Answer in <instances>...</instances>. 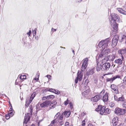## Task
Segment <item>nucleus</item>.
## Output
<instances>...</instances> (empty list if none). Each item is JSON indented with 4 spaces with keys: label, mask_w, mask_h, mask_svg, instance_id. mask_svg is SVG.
I'll use <instances>...</instances> for the list:
<instances>
[{
    "label": "nucleus",
    "mask_w": 126,
    "mask_h": 126,
    "mask_svg": "<svg viewBox=\"0 0 126 126\" xmlns=\"http://www.w3.org/2000/svg\"><path fill=\"white\" fill-rule=\"evenodd\" d=\"M108 99V93L106 92L103 96V100L104 102L107 101Z\"/></svg>",
    "instance_id": "5701e85b"
},
{
    "label": "nucleus",
    "mask_w": 126,
    "mask_h": 126,
    "mask_svg": "<svg viewBox=\"0 0 126 126\" xmlns=\"http://www.w3.org/2000/svg\"><path fill=\"white\" fill-rule=\"evenodd\" d=\"M116 57V53H115L112 54H110L105 57L102 60V61L101 62L104 63L105 62H107L108 60L109 61H113L115 59V57Z\"/></svg>",
    "instance_id": "20e7f679"
},
{
    "label": "nucleus",
    "mask_w": 126,
    "mask_h": 126,
    "mask_svg": "<svg viewBox=\"0 0 126 126\" xmlns=\"http://www.w3.org/2000/svg\"><path fill=\"white\" fill-rule=\"evenodd\" d=\"M103 56V55L102 54H100L99 55L98 59H97L96 62H97V65L96 66V70L97 71H100L101 70H102V65L103 63H102V61H100V58H102Z\"/></svg>",
    "instance_id": "7ed1b4c3"
},
{
    "label": "nucleus",
    "mask_w": 126,
    "mask_h": 126,
    "mask_svg": "<svg viewBox=\"0 0 126 126\" xmlns=\"http://www.w3.org/2000/svg\"><path fill=\"white\" fill-rule=\"evenodd\" d=\"M105 91L104 90H103L100 93V95L102 96V95L104 94L105 93Z\"/></svg>",
    "instance_id": "c9c22d12"
},
{
    "label": "nucleus",
    "mask_w": 126,
    "mask_h": 126,
    "mask_svg": "<svg viewBox=\"0 0 126 126\" xmlns=\"http://www.w3.org/2000/svg\"><path fill=\"white\" fill-rule=\"evenodd\" d=\"M113 77L112 78H108L106 79L107 82H112L114 80L117 78L119 79L121 78V76L119 75H117L116 76L113 77V75L112 76Z\"/></svg>",
    "instance_id": "ddd939ff"
},
{
    "label": "nucleus",
    "mask_w": 126,
    "mask_h": 126,
    "mask_svg": "<svg viewBox=\"0 0 126 126\" xmlns=\"http://www.w3.org/2000/svg\"><path fill=\"white\" fill-rule=\"evenodd\" d=\"M14 111L13 109L12 108V107H11V108H10V110L8 111V112H12L13 111Z\"/></svg>",
    "instance_id": "8fccbe9b"
},
{
    "label": "nucleus",
    "mask_w": 126,
    "mask_h": 126,
    "mask_svg": "<svg viewBox=\"0 0 126 126\" xmlns=\"http://www.w3.org/2000/svg\"><path fill=\"white\" fill-rule=\"evenodd\" d=\"M112 28L116 31L118 30V24L115 22H110Z\"/></svg>",
    "instance_id": "2eb2a0df"
},
{
    "label": "nucleus",
    "mask_w": 126,
    "mask_h": 126,
    "mask_svg": "<svg viewBox=\"0 0 126 126\" xmlns=\"http://www.w3.org/2000/svg\"><path fill=\"white\" fill-rule=\"evenodd\" d=\"M42 100H47V99L46 96L43 97L42 98Z\"/></svg>",
    "instance_id": "49530a36"
},
{
    "label": "nucleus",
    "mask_w": 126,
    "mask_h": 126,
    "mask_svg": "<svg viewBox=\"0 0 126 126\" xmlns=\"http://www.w3.org/2000/svg\"><path fill=\"white\" fill-rule=\"evenodd\" d=\"M33 33H35V35H36V30H34L33 31Z\"/></svg>",
    "instance_id": "13d9d810"
},
{
    "label": "nucleus",
    "mask_w": 126,
    "mask_h": 126,
    "mask_svg": "<svg viewBox=\"0 0 126 126\" xmlns=\"http://www.w3.org/2000/svg\"><path fill=\"white\" fill-rule=\"evenodd\" d=\"M10 117L9 115V114H6V115L5 118L7 119H9L10 118Z\"/></svg>",
    "instance_id": "58836bf2"
},
{
    "label": "nucleus",
    "mask_w": 126,
    "mask_h": 126,
    "mask_svg": "<svg viewBox=\"0 0 126 126\" xmlns=\"http://www.w3.org/2000/svg\"><path fill=\"white\" fill-rule=\"evenodd\" d=\"M114 98L115 100L118 101V98L117 96L116 95H114Z\"/></svg>",
    "instance_id": "a19ab883"
},
{
    "label": "nucleus",
    "mask_w": 126,
    "mask_h": 126,
    "mask_svg": "<svg viewBox=\"0 0 126 126\" xmlns=\"http://www.w3.org/2000/svg\"><path fill=\"white\" fill-rule=\"evenodd\" d=\"M47 78L48 79H50V78H51V76L49 75H47Z\"/></svg>",
    "instance_id": "5fc2aeb1"
},
{
    "label": "nucleus",
    "mask_w": 126,
    "mask_h": 126,
    "mask_svg": "<svg viewBox=\"0 0 126 126\" xmlns=\"http://www.w3.org/2000/svg\"><path fill=\"white\" fill-rule=\"evenodd\" d=\"M27 123V122L26 124L25 123L24 124V122L23 123V125H24V126H27V125H26V124Z\"/></svg>",
    "instance_id": "0e129e2a"
},
{
    "label": "nucleus",
    "mask_w": 126,
    "mask_h": 126,
    "mask_svg": "<svg viewBox=\"0 0 126 126\" xmlns=\"http://www.w3.org/2000/svg\"><path fill=\"white\" fill-rule=\"evenodd\" d=\"M69 102V100H68V98H67V100L64 102V105L66 106L68 104Z\"/></svg>",
    "instance_id": "f704fd0d"
},
{
    "label": "nucleus",
    "mask_w": 126,
    "mask_h": 126,
    "mask_svg": "<svg viewBox=\"0 0 126 126\" xmlns=\"http://www.w3.org/2000/svg\"><path fill=\"white\" fill-rule=\"evenodd\" d=\"M83 0H78V2H80Z\"/></svg>",
    "instance_id": "69168bd1"
},
{
    "label": "nucleus",
    "mask_w": 126,
    "mask_h": 126,
    "mask_svg": "<svg viewBox=\"0 0 126 126\" xmlns=\"http://www.w3.org/2000/svg\"><path fill=\"white\" fill-rule=\"evenodd\" d=\"M53 90H54V89L53 90V89H49V91L50 92H53Z\"/></svg>",
    "instance_id": "6e6d98bb"
},
{
    "label": "nucleus",
    "mask_w": 126,
    "mask_h": 126,
    "mask_svg": "<svg viewBox=\"0 0 126 126\" xmlns=\"http://www.w3.org/2000/svg\"><path fill=\"white\" fill-rule=\"evenodd\" d=\"M94 82L96 84L97 83V80L95 79H94Z\"/></svg>",
    "instance_id": "4d7b16f0"
},
{
    "label": "nucleus",
    "mask_w": 126,
    "mask_h": 126,
    "mask_svg": "<svg viewBox=\"0 0 126 126\" xmlns=\"http://www.w3.org/2000/svg\"><path fill=\"white\" fill-rule=\"evenodd\" d=\"M110 66V64L109 63H106V62L102 64V70L107 71L108 70Z\"/></svg>",
    "instance_id": "9b49d317"
},
{
    "label": "nucleus",
    "mask_w": 126,
    "mask_h": 126,
    "mask_svg": "<svg viewBox=\"0 0 126 126\" xmlns=\"http://www.w3.org/2000/svg\"><path fill=\"white\" fill-rule=\"evenodd\" d=\"M55 92V93L58 94H60V92L58 90H56Z\"/></svg>",
    "instance_id": "de8ad7c7"
},
{
    "label": "nucleus",
    "mask_w": 126,
    "mask_h": 126,
    "mask_svg": "<svg viewBox=\"0 0 126 126\" xmlns=\"http://www.w3.org/2000/svg\"><path fill=\"white\" fill-rule=\"evenodd\" d=\"M85 125V121L83 120L82 122L81 125L82 126H84Z\"/></svg>",
    "instance_id": "79ce46f5"
},
{
    "label": "nucleus",
    "mask_w": 126,
    "mask_h": 126,
    "mask_svg": "<svg viewBox=\"0 0 126 126\" xmlns=\"http://www.w3.org/2000/svg\"><path fill=\"white\" fill-rule=\"evenodd\" d=\"M83 76L82 73L80 71H78L77 73V77L76 78L75 82L76 83H77L78 81H79L81 80Z\"/></svg>",
    "instance_id": "9d476101"
},
{
    "label": "nucleus",
    "mask_w": 126,
    "mask_h": 126,
    "mask_svg": "<svg viewBox=\"0 0 126 126\" xmlns=\"http://www.w3.org/2000/svg\"><path fill=\"white\" fill-rule=\"evenodd\" d=\"M63 117L62 114L61 115L59 112H58L55 116V119L52 121H54L55 124H57V123H58L59 120H62L63 119Z\"/></svg>",
    "instance_id": "423d86ee"
},
{
    "label": "nucleus",
    "mask_w": 126,
    "mask_h": 126,
    "mask_svg": "<svg viewBox=\"0 0 126 126\" xmlns=\"http://www.w3.org/2000/svg\"><path fill=\"white\" fill-rule=\"evenodd\" d=\"M0 96L2 97L3 96V94H2L0 93Z\"/></svg>",
    "instance_id": "338daca9"
},
{
    "label": "nucleus",
    "mask_w": 126,
    "mask_h": 126,
    "mask_svg": "<svg viewBox=\"0 0 126 126\" xmlns=\"http://www.w3.org/2000/svg\"><path fill=\"white\" fill-rule=\"evenodd\" d=\"M38 79H39L38 78H35L34 79V80L37 81L38 80Z\"/></svg>",
    "instance_id": "052dcab7"
},
{
    "label": "nucleus",
    "mask_w": 126,
    "mask_h": 126,
    "mask_svg": "<svg viewBox=\"0 0 126 126\" xmlns=\"http://www.w3.org/2000/svg\"><path fill=\"white\" fill-rule=\"evenodd\" d=\"M13 112V111L8 112V114L10 117H12L13 116L14 114Z\"/></svg>",
    "instance_id": "e433bc0d"
},
{
    "label": "nucleus",
    "mask_w": 126,
    "mask_h": 126,
    "mask_svg": "<svg viewBox=\"0 0 126 126\" xmlns=\"http://www.w3.org/2000/svg\"><path fill=\"white\" fill-rule=\"evenodd\" d=\"M88 59L87 58L84 59L83 60V63L82 64V66L81 68L82 71H84L86 69L88 65Z\"/></svg>",
    "instance_id": "f8f14e48"
},
{
    "label": "nucleus",
    "mask_w": 126,
    "mask_h": 126,
    "mask_svg": "<svg viewBox=\"0 0 126 126\" xmlns=\"http://www.w3.org/2000/svg\"><path fill=\"white\" fill-rule=\"evenodd\" d=\"M125 101V99L123 96H122L121 97H118V101H121L124 102Z\"/></svg>",
    "instance_id": "bb28decb"
},
{
    "label": "nucleus",
    "mask_w": 126,
    "mask_h": 126,
    "mask_svg": "<svg viewBox=\"0 0 126 126\" xmlns=\"http://www.w3.org/2000/svg\"><path fill=\"white\" fill-rule=\"evenodd\" d=\"M110 16V22H115V21L118 22H120V19L117 14L112 13L111 14Z\"/></svg>",
    "instance_id": "39448f33"
},
{
    "label": "nucleus",
    "mask_w": 126,
    "mask_h": 126,
    "mask_svg": "<svg viewBox=\"0 0 126 126\" xmlns=\"http://www.w3.org/2000/svg\"><path fill=\"white\" fill-rule=\"evenodd\" d=\"M50 103V100H47L44 102L41 103H38L36 106V108H38V107L39 106H40L42 108L47 107Z\"/></svg>",
    "instance_id": "0eeeda50"
},
{
    "label": "nucleus",
    "mask_w": 126,
    "mask_h": 126,
    "mask_svg": "<svg viewBox=\"0 0 126 126\" xmlns=\"http://www.w3.org/2000/svg\"><path fill=\"white\" fill-rule=\"evenodd\" d=\"M118 118L116 117L112 119V123L113 126H116L117 124L118 123Z\"/></svg>",
    "instance_id": "a211bd4d"
},
{
    "label": "nucleus",
    "mask_w": 126,
    "mask_h": 126,
    "mask_svg": "<svg viewBox=\"0 0 126 126\" xmlns=\"http://www.w3.org/2000/svg\"><path fill=\"white\" fill-rule=\"evenodd\" d=\"M47 100H49L51 99H53L54 97V96L53 95H49L46 96Z\"/></svg>",
    "instance_id": "cd10ccee"
},
{
    "label": "nucleus",
    "mask_w": 126,
    "mask_h": 126,
    "mask_svg": "<svg viewBox=\"0 0 126 126\" xmlns=\"http://www.w3.org/2000/svg\"><path fill=\"white\" fill-rule=\"evenodd\" d=\"M94 68L89 69L87 71L86 73V75H92L94 72Z\"/></svg>",
    "instance_id": "aec40b11"
},
{
    "label": "nucleus",
    "mask_w": 126,
    "mask_h": 126,
    "mask_svg": "<svg viewBox=\"0 0 126 126\" xmlns=\"http://www.w3.org/2000/svg\"><path fill=\"white\" fill-rule=\"evenodd\" d=\"M116 9L120 13L124 15H126V11L123 10L122 8H117Z\"/></svg>",
    "instance_id": "4be33fe9"
},
{
    "label": "nucleus",
    "mask_w": 126,
    "mask_h": 126,
    "mask_svg": "<svg viewBox=\"0 0 126 126\" xmlns=\"http://www.w3.org/2000/svg\"><path fill=\"white\" fill-rule=\"evenodd\" d=\"M18 78L21 80L24 79H26V76L24 74H20L18 76Z\"/></svg>",
    "instance_id": "a878e982"
},
{
    "label": "nucleus",
    "mask_w": 126,
    "mask_h": 126,
    "mask_svg": "<svg viewBox=\"0 0 126 126\" xmlns=\"http://www.w3.org/2000/svg\"><path fill=\"white\" fill-rule=\"evenodd\" d=\"M123 81L124 82H125L126 83V76H125L124 78Z\"/></svg>",
    "instance_id": "864d4df0"
},
{
    "label": "nucleus",
    "mask_w": 126,
    "mask_h": 126,
    "mask_svg": "<svg viewBox=\"0 0 126 126\" xmlns=\"http://www.w3.org/2000/svg\"><path fill=\"white\" fill-rule=\"evenodd\" d=\"M65 126H69V123L68 122H66L65 124Z\"/></svg>",
    "instance_id": "c03bdc74"
},
{
    "label": "nucleus",
    "mask_w": 126,
    "mask_h": 126,
    "mask_svg": "<svg viewBox=\"0 0 126 126\" xmlns=\"http://www.w3.org/2000/svg\"><path fill=\"white\" fill-rule=\"evenodd\" d=\"M89 92V90L88 89L86 90L85 91L82 93V95H86L88 94Z\"/></svg>",
    "instance_id": "c85d7f7f"
},
{
    "label": "nucleus",
    "mask_w": 126,
    "mask_h": 126,
    "mask_svg": "<svg viewBox=\"0 0 126 126\" xmlns=\"http://www.w3.org/2000/svg\"><path fill=\"white\" fill-rule=\"evenodd\" d=\"M4 95V96H5V97H7V98H8L9 99V98L7 97V96L5 95V94H3V95Z\"/></svg>",
    "instance_id": "e2e57ef3"
},
{
    "label": "nucleus",
    "mask_w": 126,
    "mask_h": 126,
    "mask_svg": "<svg viewBox=\"0 0 126 126\" xmlns=\"http://www.w3.org/2000/svg\"><path fill=\"white\" fill-rule=\"evenodd\" d=\"M110 106L111 107H113L114 105V103L112 102H110L109 104Z\"/></svg>",
    "instance_id": "ea45409f"
},
{
    "label": "nucleus",
    "mask_w": 126,
    "mask_h": 126,
    "mask_svg": "<svg viewBox=\"0 0 126 126\" xmlns=\"http://www.w3.org/2000/svg\"><path fill=\"white\" fill-rule=\"evenodd\" d=\"M114 62L115 63L121 65L122 63V61L120 58H119L116 60Z\"/></svg>",
    "instance_id": "393cba45"
},
{
    "label": "nucleus",
    "mask_w": 126,
    "mask_h": 126,
    "mask_svg": "<svg viewBox=\"0 0 126 126\" xmlns=\"http://www.w3.org/2000/svg\"><path fill=\"white\" fill-rule=\"evenodd\" d=\"M69 105L70 106V107L71 108H72L73 105L72 104L71 102H70L69 103Z\"/></svg>",
    "instance_id": "603ef678"
},
{
    "label": "nucleus",
    "mask_w": 126,
    "mask_h": 126,
    "mask_svg": "<svg viewBox=\"0 0 126 126\" xmlns=\"http://www.w3.org/2000/svg\"><path fill=\"white\" fill-rule=\"evenodd\" d=\"M101 105H99L98 107L95 109V110L97 111H100V108H101Z\"/></svg>",
    "instance_id": "72a5a7b5"
},
{
    "label": "nucleus",
    "mask_w": 126,
    "mask_h": 126,
    "mask_svg": "<svg viewBox=\"0 0 126 126\" xmlns=\"http://www.w3.org/2000/svg\"><path fill=\"white\" fill-rule=\"evenodd\" d=\"M57 124H55L54 121H52L50 124L48 126H56Z\"/></svg>",
    "instance_id": "2f4dec72"
},
{
    "label": "nucleus",
    "mask_w": 126,
    "mask_h": 126,
    "mask_svg": "<svg viewBox=\"0 0 126 126\" xmlns=\"http://www.w3.org/2000/svg\"><path fill=\"white\" fill-rule=\"evenodd\" d=\"M114 111L116 114L119 115H123L125 113L124 110L122 109L119 108H116Z\"/></svg>",
    "instance_id": "6e6552de"
},
{
    "label": "nucleus",
    "mask_w": 126,
    "mask_h": 126,
    "mask_svg": "<svg viewBox=\"0 0 126 126\" xmlns=\"http://www.w3.org/2000/svg\"><path fill=\"white\" fill-rule=\"evenodd\" d=\"M56 29H54L53 28L52 29V31H53V32L56 31Z\"/></svg>",
    "instance_id": "bf43d9fd"
},
{
    "label": "nucleus",
    "mask_w": 126,
    "mask_h": 126,
    "mask_svg": "<svg viewBox=\"0 0 126 126\" xmlns=\"http://www.w3.org/2000/svg\"><path fill=\"white\" fill-rule=\"evenodd\" d=\"M58 123V125H56V126H60L63 124L64 122L63 121H60Z\"/></svg>",
    "instance_id": "473e14b6"
},
{
    "label": "nucleus",
    "mask_w": 126,
    "mask_h": 126,
    "mask_svg": "<svg viewBox=\"0 0 126 126\" xmlns=\"http://www.w3.org/2000/svg\"><path fill=\"white\" fill-rule=\"evenodd\" d=\"M101 97V96L100 94L96 95L94 96L91 98V100L92 102H96L100 99Z\"/></svg>",
    "instance_id": "4468645a"
},
{
    "label": "nucleus",
    "mask_w": 126,
    "mask_h": 126,
    "mask_svg": "<svg viewBox=\"0 0 126 126\" xmlns=\"http://www.w3.org/2000/svg\"><path fill=\"white\" fill-rule=\"evenodd\" d=\"M105 106H101V108H100V114L102 115H105Z\"/></svg>",
    "instance_id": "6ab92c4d"
},
{
    "label": "nucleus",
    "mask_w": 126,
    "mask_h": 126,
    "mask_svg": "<svg viewBox=\"0 0 126 126\" xmlns=\"http://www.w3.org/2000/svg\"><path fill=\"white\" fill-rule=\"evenodd\" d=\"M122 106L125 108H126V101H125L122 104Z\"/></svg>",
    "instance_id": "4c0bfd02"
},
{
    "label": "nucleus",
    "mask_w": 126,
    "mask_h": 126,
    "mask_svg": "<svg viewBox=\"0 0 126 126\" xmlns=\"http://www.w3.org/2000/svg\"><path fill=\"white\" fill-rule=\"evenodd\" d=\"M111 89L115 91V93L116 94H118V90L117 88L116 85L114 84L111 85L110 86Z\"/></svg>",
    "instance_id": "dca6fc26"
},
{
    "label": "nucleus",
    "mask_w": 126,
    "mask_h": 126,
    "mask_svg": "<svg viewBox=\"0 0 126 126\" xmlns=\"http://www.w3.org/2000/svg\"><path fill=\"white\" fill-rule=\"evenodd\" d=\"M88 126H94L93 125H92V124H89L88 125Z\"/></svg>",
    "instance_id": "680f3d73"
},
{
    "label": "nucleus",
    "mask_w": 126,
    "mask_h": 126,
    "mask_svg": "<svg viewBox=\"0 0 126 126\" xmlns=\"http://www.w3.org/2000/svg\"><path fill=\"white\" fill-rule=\"evenodd\" d=\"M30 126H35V125L34 124H32V125Z\"/></svg>",
    "instance_id": "774afa93"
},
{
    "label": "nucleus",
    "mask_w": 126,
    "mask_h": 126,
    "mask_svg": "<svg viewBox=\"0 0 126 126\" xmlns=\"http://www.w3.org/2000/svg\"><path fill=\"white\" fill-rule=\"evenodd\" d=\"M118 53L119 54H120L122 56V58H123V55L125 54L126 53V49H122L118 51Z\"/></svg>",
    "instance_id": "412c9836"
},
{
    "label": "nucleus",
    "mask_w": 126,
    "mask_h": 126,
    "mask_svg": "<svg viewBox=\"0 0 126 126\" xmlns=\"http://www.w3.org/2000/svg\"><path fill=\"white\" fill-rule=\"evenodd\" d=\"M32 107L30 106V108L28 109V112L27 114H25L24 117V124H26L30 120V117L32 114Z\"/></svg>",
    "instance_id": "f03ea898"
},
{
    "label": "nucleus",
    "mask_w": 126,
    "mask_h": 126,
    "mask_svg": "<svg viewBox=\"0 0 126 126\" xmlns=\"http://www.w3.org/2000/svg\"><path fill=\"white\" fill-rule=\"evenodd\" d=\"M119 39V36L117 35H115L112 39L111 46L113 47H115L117 44Z\"/></svg>",
    "instance_id": "1a4fd4ad"
},
{
    "label": "nucleus",
    "mask_w": 126,
    "mask_h": 126,
    "mask_svg": "<svg viewBox=\"0 0 126 126\" xmlns=\"http://www.w3.org/2000/svg\"><path fill=\"white\" fill-rule=\"evenodd\" d=\"M71 113L70 111H65L62 113V115L63 117L64 116L66 118H67L69 116Z\"/></svg>",
    "instance_id": "f3484780"
},
{
    "label": "nucleus",
    "mask_w": 126,
    "mask_h": 126,
    "mask_svg": "<svg viewBox=\"0 0 126 126\" xmlns=\"http://www.w3.org/2000/svg\"><path fill=\"white\" fill-rule=\"evenodd\" d=\"M124 67L123 66L121 68V71L122 72H124L125 71V69Z\"/></svg>",
    "instance_id": "3c124183"
},
{
    "label": "nucleus",
    "mask_w": 126,
    "mask_h": 126,
    "mask_svg": "<svg viewBox=\"0 0 126 126\" xmlns=\"http://www.w3.org/2000/svg\"><path fill=\"white\" fill-rule=\"evenodd\" d=\"M105 114L106 113L109 114L111 110L107 108L105 110Z\"/></svg>",
    "instance_id": "7c9ffc66"
},
{
    "label": "nucleus",
    "mask_w": 126,
    "mask_h": 126,
    "mask_svg": "<svg viewBox=\"0 0 126 126\" xmlns=\"http://www.w3.org/2000/svg\"><path fill=\"white\" fill-rule=\"evenodd\" d=\"M110 50L109 49H106L104 50V53H105V55H107L108 54L110 53ZM102 54L103 55V56L102 57V58L103 57L105 56L106 55L104 56L103 54Z\"/></svg>",
    "instance_id": "b1692460"
},
{
    "label": "nucleus",
    "mask_w": 126,
    "mask_h": 126,
    "mask_svg": "<svg viewBox=\"0 0 126 126\" xmlns=\"http://www.w3.org/2000/svg\"><path fill=\"white\" fill-rule=\"evenodd\" d=\"M89 80L88 79H87L85 81V83L86 85H87L88 84V83L89 82Z\"/></svg>",
    "instance_id": "a18cd8bd"
},
{
    "label": "nucleus",
    "mask_w": 126,
    "mask_h": 126,
    "mask_svg": "<svg viewBox=\"0 0 126 126\" xmlns=\"http://www.w3.org/2000/svg\"><path fill=\"white\" fill-rule=\"evenodd\" d=\"M31 30H29V32H27V34L28 35V36L29 37L30 35L31 34Z\"/></svg>",
    "instance_id": "37998d69"
},
{
    "label": "nucleus",
    "mask_w": 126,
    "mask_h": 126,
    "mask_svg": "<svg viewBox=\"0 0 126 126\" xmlns=\"http://www.w3.org/2000/svg\"><path fill=\"white\" fill-rule=\"evenodd\" d=\"M111 38H108L100 41L98 44V46L99 47H102L101 50L102 51L107 47L111 44Z\"/></svg>",
    "instance_id": "f257e3e1"
},
{
    "label": "nucleus",
    "mask_w": 126,
    "mask_h": 126,
    "mask_svg": "<svg viewBox=\"0 0 126 126\" xmlns=\"http://www.w3.org/2000/svg\"><path fill=\"white\" fill-rule=\"evenodd\" d=\"M36 94V92H34L31 95L30 98H31L32 99H33L34 98V97H35Z\"/></svg>",
    "instance_id": "c756f323"
},
{
    "label": "nucleus",
    "mask_w": 126,
    "mask_h": 126,
    "mask_svg": "<svg viewBox=\"0 0 126 126\" xmlns=\"http://www.w3.org/2000/svg\"><path fill=\"white\" fill-rule=\"evenodd\" d=\"M33 100V99L30 98L29 100L28 104H30L31 102Z\"/></svg>",
    "instance_id": "09e8293b"
}]
</instances>
